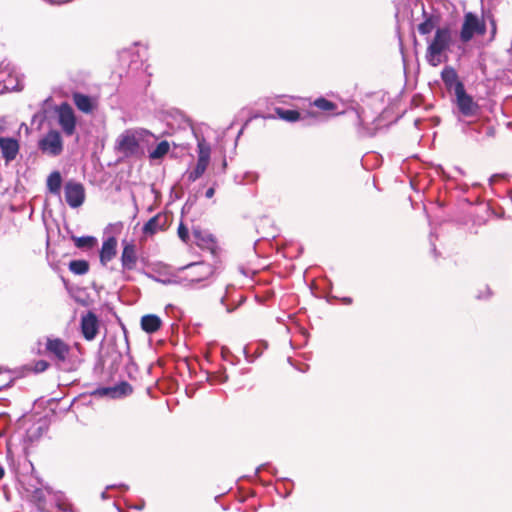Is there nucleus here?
<instances>
[{"mask_svg": "<svg viewBox=\"0 0 512 512\" xmlns=\"http://www.w3.org/2000/svg\"><path fill=\"white\" fill-rule=\"evenodd\" d=\"M151 133L145 129H127L115 141V150L124 157H139L144 154L142 143Z\"/></svg>", "mask_w": 512, "mask_h": 512, "instance_id": "nucleus-1", "label": "nucleus"}, {"mask_svg": "<svg viewBox=\"0 0 512 512\" xmlns=\"http://www.w3.org/2000/svg\"><path fill=\"white\" fill-rule=\"evenodd\" d=\"M182 286L195 288L214 274V267L208 263H191L179 270Z\"/></svg>", "mask_w": 512, "mask_h": 512, "instance_id": "nucleus-2", "label": "nucleus"}, {"mask_svg": "<svg viewBox=\"0 0 512 512\" xmlns=\"http://www.w3.org/2000/svg\"><path fill=\"white\" fill-rule=\"evenodd\" d=\"M451 33L449 29H437L435 36L426 52V60L431 66H438L443 62V53L449 48Z\"/></svg>", "mask_w": 512, "mask_h": 512, "instance_id": "nucleus-3", "label": "nucleus"}, {"mask_svg": "<svg viewBox=\"0 0 512 512\" xmlns=\"http://www.w3.org/2000/svg\"><path fill=\"white\" fill-rule=\"evenodd\" d=\"M64 196L66 203L71 208H78L85 201L84 186L79 182L69 180L65 183L64 186Z\"/></svg>", "mask_w": 512, "mask_h": 512, "instance_id": "nucleus-4", "label": "nucleus"}, {"mask_svg": "<svg viewBox=\"0 0 512 512\" xmlns=\"http://www.w3.org/2000/svg\"><path fill=\"white\" fill-rule=\"evenodd\" d=\"M39 149L50 156H58L63 150V142L58 131H49L40 141Z\"/></svg>", "mask_w": 512, "mask_h": 512, "instance_id": "nucleus-5", "label": "nucleus"}, {"mask_svg": "<svg viewBox=\"0 0 512 512\" xmlns=\"http://www.w3.org/2000/svg\"><path fill=\"white\" fill-rule=\"evenodd\" d=\"M484 32L485 25L480 22L478 17L471 12L466 13L460 33L461 40L463 42H468L472 39L474 34H483Z\"/></svg>", "mask_w": 512, "mask_h": 512, "instance_id": "nucleus-6", "label": "nucleus"}, {"mask_svg": "<svg viewBox=\"0 0 512 512\" xmlns=\"http://www.w3.org/2000/svg\"><path fill=\"white\" fill-rule=\"evenodd\" d=\"M45 348L49 355L60 362L68 360L71 353L70 345L62 339L55 337H47Z\"/></svg>", "mask_w": 512, "mask_h": 512, "instance_id": "nucleus-7", "label": "nucleus"}, {"mask_svg": "<svg viewBox=\"0 0 512 512\" xmlns=\"http://www.w3.org/2000/svg\"><path fill=\"white\" fill-rule=\"evenodd\" d=\"M456 103L462 115L470 117L476 115L478 104L468 95L463 85H458V91L455 93Z\"/></svg>", "mask_w": 512, "mask_h": 512, "instance_id": "nucleus-8", "label": "nucleus"}, {"mask_svg": "<svg viewBox=\"0 0 512 512\" xmlns=\"http://www.w3.org/2000/svg\"><path fill=\"white\" fill-rule=\"evenodd\" d=\"M59 124L66 135H72L75 131L76 119L73 109L68 104H62L58 110Z\"/></svg>", "mask_w": 512, "mask_h": 512, "instance_id": "nucleus-9", "label": "nucleus"}, {"mask_svg": "<svg viewBox=\"0 0 512 512\" xmlns=\"http://www.w3.org/2000/svg\"><path fill=\"white\" fill-rule=\"evenodd\" d=\"M98 330L99 321L94 313L88 312L81 317V332L86 340H94Z\"/></svg>", "mask_w": 512, "mask_h": 512, "instance_id": "nucleus-10", "label": "nucleus"}, {"mask_svg": "<svg viewBox=\"0 0 512 512\" xmlns=\"http://www.w3.org/2000/svg\"><path fill=\"white\" fill-rule=\"evenodd\" d=\"M131 391H132L131 386L126 382H122L113 387L98 388L93 392V395L101 396V397H109V398L115 399V398H119V397L128 395L131 393Z\"/></svg>", "mask_w": 512, "mask_h": 512, "instance_id": "nucleus-11", "label": "nucleus"}, {"mask_svg": "<svg viewBox=\"0 0 512 512\" xmlns=\"http://www.w3.org/2000/svg\"><path fill=\"white\" fill-rule=\"evenodd\" d=\"M0 149L3 158L8 163L17 157L19 152V143L16 139L11 137H0Z\"/></svg>", "mask_w": 512, "mask_h": 512, "instance_id": "nucleus-12", "label": "nucleus"}, {"mask_svg": "<svg viewBox=\"0 0 512 512\" xmlns=\"http://www.w3.org/2000/svg\"><path fill=\"white\" fill-rule=\"evenodd\" d=\"M136 247L132 243H124L121 254V263L124 270H133L137 264Z\"/></svg>", "mask_w": 512, "mask_h": 512, "instance_id": "nucleus-13", "label": "nucleus"}, {"mask_svg": "<svg viewBox=\"0 0 512 512\" xmlns=\"http://www.w3.org/2000/svg\"><path fill=\"white\" fill-rule=\"evenodd\" d=\"M117 253V240L115 237L107 238L103 244L100 251V261L102 264H107L111 261Z\"/></svg>", "mask_w": 512, "mask_h": 512, "instance_id": "nucleus-14", "label": "nucleus"}, {"mask_svg": "<svg viewBox=\"0 0 512 512\" xmlns=\"http://www.w3.org/2000/svg\"><path fill=\"white\" fill-rule=\"evenodd\" d=\"M441 78L444 84L446 85L447 89L454 90V93L458 91V85H463L458 80L457 72L452 67H445L441 72Z\"/></svg>", "mask_w": 512, "mask_h": 512, "instance_id": "nucleus-15", "label": "nucleus"}, {"mask_svg": "<svg viewBox=\"0 0 512 512\" xmlns=\"http://www.w3.org/2000/svg\"><path fill=\"white\" fill-rule=\"evenodd\" d=\"M165 223V217L161 214H157L143 226V233L146 235H153L158 231L163 230Z\"/></svg>", "mask_w": 512, "mask_h": 512, "instance_id": "nucleus-16", "label": "nucleus"}, {"mask_svg": "<svg viewBox=\"0 0 512 512\" xmlns=\"http://www.w3.org/2000/svg\"><path fill=\"white\" fill-rule=\"evenodd\" d=\"M161 319L153 314L145 315L141 318V327L147 333H154L161 327Z\"/></svg>", "mask_w": 512, "mask_h": 512, "instance_id": "nucleus-17", "label": "nucleus"}, {"mask_svg": "<svg viewBox=\"0 0 512 512\" xmlns=\"http://www.w3.org/2000/svg\"><path fill=\"white\" fill-rule=\"evenodd\" d=\"M73 100L74 104L80 111L90 113L93 110V103L89 96L81 93H74Z\"/></svg>", "mask_w": 512, "mask_h": 512, "instance_id": "nucleus-18", "label": "nucleus"}, {"mask_svg": "<svg viewBox=\"0 0 512 512\" xmlns=\"http://www.w3.org/2000/svg\"><path fill=\"white\" fill-rule=\"evenodd\" d=\"M26 492L28 493L29 497L32 501L37 503L39 510H44V502H45V495L47 493L46 489L36 487L34 489H30L29 487H25Z\"/></svg>", "mask_w": 512, "mask_h": 512, "instance_id": "nucleus-19", "label": "nucleus"}, {"mask_svg": "<svg viewBox=\"0 0 512 512\" xmlns=\"http://www.w3.org/2000/svg\"><path fill=\"white\" fill-rule=\"evenodd\" d=\"M62 184V177L58 171L52 172L47 178V188L50 193L59 196Z\"/></svg>", "mask_w": 512, "mask_h": 512, "instance_id": "nucleus-20", "label": "nucleus"}, {"mask_svg": "<svg viewBox=\"0 0 512 512\" xmlns=\"http://www.w3.org/2000/svg\"><path fill=\"white\" fill-rule=\"evenodd\" d=\"M72 240L74 241L75 246L80 249L93 248L97 243L96 238L93 236H83V237L73 236Z\"/></svg>", "mask_w": 512, "mask_h": 512, "instance_id": "nucleus-21", "label": "nucleus"}, {"mask_svg": "<svg viewBox=\"0 0 512 512\" xmlns=\"http://www.w3.org/2000/svg\"><path fill=\"white\" fill-rule=\"evenodd\" d=\"M208 164L209 163H206L204 161L197 160L196 167L192 171L188 172V174H187L188 180L190 182H194L198 178H200L204 174Z\"/></svg>", "mask_w": 512, "mask_h": 512, "instance_id": "nucleus-22", "label": "nucleus"}, {"mask_svg": "<svg viewBox=\"0 0 512 512\" xmlns=\"http://www.w3.org/2000/svg\"><path fill=\"white\" fill-rule=\"evenodd\" d=\"M170 149V145L167 141H161L155 149L150 151L149 157L151 159H161L163 156H165Z\"/></svg>", "mask_w": 512, "mask_h": 512, "instance_id": "nucleus-23", "label": "nucleus"}, {"mask_svg": "<svg viewBox=\"0 0 512 512\" xmlns=\"http://www.w3.org/2000/svg\"><path fill=\"white\" fill-rule=\"evenodd\" d=\"M69 269L74 274L83 275L88 272L89 265L85 260H73L69 263Z\"/></svg>", "mask_w": 512, "mask_h": 512, "instance_id": "nucleus-24", "label": "nucleus"}, {"mask_svg": "<svg viewBox=\"0 0 512 512\" xmlns=\"http://www.w3.org/2000/svg\"><path fill=\"white\" fill-rule=\"evenodd\" d=\"M210 152V146L205 142V140L198 141V160L209 163Z\"/></svg>", "mask_w": 512, "mask_h": 512, "instance_id": "nucleus-25", "label": "nucleus"}, {"mask_svg": "<svg viewBox=\"0 0 512 512\" xmlns=\"http://www.w3.org/2000/svg\"><path fill=\"white\" fill-rule=\"evenodd\" d=\"M276 113L281 119L289 122L297 121L300 117L299 112L296 110H284L281 108H277Z\"/></svg>", "mask_w": 512, "mask_h": 512, "instance_id": "nucleus-26", "label": "nucleus"}, {"mask_svg": "<svg viewBox=\"0 0 512 512\" xmlns=\"http://www.w3.org/2000/svg\"><path fill=\"white\" fill-rule=\"evenodd\" d=\"M193 235L197 240L198 245H209L210 243H214V239L210 234H203L200 230L195 229L193 231Z\"/></svg>", "mask_w": 512, "mask_h": 512, "instance_id": "nucleus-27", "label": "nucleus"}, {"mask_svg": "<svg viewBox=\"0 0 512 512\" xmlns=\"http://www.w3.org/2000/svg\"><path fill=\"white\" fill-rule=\"evenodd\" d=\"M435 27V23L432 18H427L423 23L418 26V31L422 35H426L432 32Z\"/></svg>", "mask_w": 512, "mask_h": 512, "instance_id": "nucleus-28", "label": "nucleus"}, {"mask_svg": "<svg viewBox=\"0 0 512 512\" xmlns=\"http://www.w3.org/2000/svg\"><path fill=\"white\" fill-rule=\"evenodd\" d=\"M13 382V377L10 371H0V391L9 387Z\"/></svg>", "mask_w": 512, "mask_h": 512, "instance_id": "nucleus-29", "label": "nucleus"}, {"mask_svg": "<svg viewBox=\"0 0 512 512\" xmlns=\"http://www.w3.org/2000/svg\"><path fill=\"white\" fill-rule=\"evenodd\" d=\"M314 105L317 108L325 110V111H330L335 106L332 102H330L324 98H319V99L315 100Z\"/></svg>", "mask_w": 512, "mask_h": 512, "instance_id": "nucleus-30", "label": "nucleus"}, {"mask_svg": "<svg viewBox=\"0 0 512 512\" xmlns=\"http://www.w3.org/2000/svg\"><path fill=\"white\" fill-rule=\"evenodd\" d=\"M159 282H161L162 284H165V285H168V284H179V285H182V281L180 279V274L179 272L170 277V278H167V279H159L158 280Z\"/></svg>", "mask_w": 512, "mask_h": 512, "instance_id": "nucleus-31", "label": "nucleus"}, {"mask_svg": "<svg viewBox=\"0 0 512 512\" xmlns=\"http://www.w3.org/2000/svg\"><path fill=\"white\" fill-rule=\"evenodd\" d=\"M177 233H178L179 238L183 242H185V243L188 242L189 232H188V229L182 223L179 225Z\"/></svg>", "mask_w": 512, "mask_h": 512, "instance_id": "nucleus-32", "label": "nucleus"}, {"mask_svg": "<svg viewBox=\"0 0 512 512\" xmlns=\"http://www.w3.org/2000/svg\"><path fill=\"white\" fill-rule=\"evenodd\" d=\"M48 366L49 365L46 361L40 360V361L36 362L34 369L36 372H43L48 368Z\"/></svg>", "mask_w": 512, "mask_h": 512, "instance_id": "nucleus-33", "label": "nucleus"}, {"mask_svg": "<svg viewBox=\"0 0 512 512\" xmlns=\"http://www.w3.org/2000/svg\"><path fill=\"white\" fill-rule=\"evenodd\" d=\"M214 192H215L214 188H212V187H211V188H209V189L206 191L205 195H206V197H207V198H212V197H213V195H214Z\"/></svg>", "mask_w": 512, "mask_h": 512, "instance_id": "nucleus-34", "label": "nucleus"}, {"mask_svg": "<svg viewBox=\"0 0 512 512\" xmlns=\"http://www.w3.org/2000/svg\"><path fill=\"white\" fill-rule=\"evenodd\" d=\"M5 471L4 468L0 465V480L4 477Z\"/></svg>", "mask_w": 512, "mask_h": 512, "instance_id": "nucleus-35", "label": "nucleus"}]
</instances>
